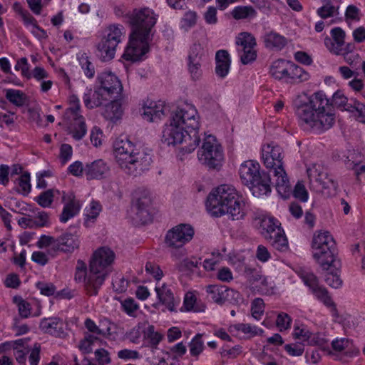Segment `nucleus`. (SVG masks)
Masks as SVG:
<instances>
[{"label": "nucleus", "mask_w": 365, "mask_h": 365, "mask_svg": "<svg viewBox=\"0 0 365 365\" xmlns=\"http://www.w3.org/2000/svg\"><path fill=\"white\" fill-rule=\"evenodd\" d=\"M200 127L201 118L196 107L187 101L181 103L163 125L161 140L169 147L180 148L178 157L182 160L199 145Z\"/></svg>", "instance_id": "nucleus-1"}, {"label": "nucleus", "mask_w": 365, "mask_h": 365, "mask_svg": "<svg viewBox=\"0 0 365 365\" xmlns=\"http://www.w3.org/2000/svg\"><path fill=\"white\" fill-rule=\"evenodd\" d=\"M158 19V15L148 7L135 9L127 15L130 31L120 58V62L135 63L148 57Z\"/></svg>", "instance_id": "nucleus-2"}, {"label": "nucleus", "mask_w": 365, "mask_h": 365, "mask_svg": "<svg viewBox=\"0 0 365 365\" xmlns=\"http://www.w3.org/2000/svg\"><path fill=\"white\" fill-rule=\"evenodd\" d=\"M293 104L302 124L316 133H322L334 123V114L327 109L329 100L323 91L312 95L302 92L296 96Z\"/></svg>", "instance_id": "nucleus-3"}, {"label": "nucleus", "mask_w": 365, "mask_h": 365, "mask_svg": "<svg viewBox=\"0 0 365 365\" xmlns=\"http://www.w3.org/2000/svg\"><path fill=\"white\" fill-rule=\"evenodd\" d=\"M205 207L212 217L226 215L232 221L243 220L250 211L247 200L232 185H221L207 195Z\"/></svg>", "instance_id": "nucleus-4"}, {"label": "nucleus", "mask_w": 365, "mask_h": 365, "mask_svg": "<svg viewBox=\"0 0 365 365\" xmlns=\"http://www.w3.org/2000/svg\"><path fill=\"white\" fill-rule=\"evenodd\" d=\"M261 160L272 173L279 195L288 198L292 194L289 179L284 169L283 150L274 142H266L260 149Z\"/></svg>", "instance_id": "nucleus-5"}, {"label": "nucleus", "mask_w": 365, "mask_h": 365, "mask_svg": "<svg viewBox=\"0 0 365 365\" xmlns=\"http://www.w3.org/2000/svg\"><path fill=\"white\" fill-rule=\"evenodd\" d=\"M113 155L115 163L126 173L134 174L138 170L145 169L150 157L140 152L127 138H118L113 144Z\"/></svg>", "instance_id": "nucleus-6"}, {"label": "nucleus", "mask_w": 365, "mask_h": 365, "mask_svg": "<svg viewBox=\"0 0 365 365\" xmlns=\"http://www.w3.org/2000/svg\"><path fill=\"white\" fill-rule=\"evenodd\" d=\"M116 259L115 251L108 246H100L92 252L89 262L87 286L94 292L100 289L113 272Z\"/></svg>", "instance_id": "nucleus-7"}, {"label": "nucleus", "mask_w": 365, "mask_h": 365, "mask_svg": "<svg viewBox=\"0 0 365 365\" xmlns=\"http://www.w3.org/2000/svg\"><path fill=\"white\" fill-rule=\"evenodd\" d=\"M313 258L324 269L331 267L337 269L339 261L336 254V242L332 235L327 230L316 231L311 242Z\"/></svg>", "instance_id": "nucleus-8"}, {"label": "nucleus", "mask_w": 365, "mask_h": 365, "mask_svg": "<svg viewBox=\"0 0 365 365\" xmlns=\"http://www.w3.org/2000/svg\"><path fill=\"white\" fill-rule=\"evenodd\" d=\"M125 29L120 24H110L102 31L97 44L98 56L103 61L114 58L118 46L122 42Z\"/></svg>", "instance_id": "nucleus-9"}, {"label": "nucleus", "mask_w": 365, "mask_h": 365, "mask_svg": "<svg viewBox=\"0 0 365 365\" xmlns=\"http://www.w3.org/2000/svg\"><path fill=\"white\" fill-rule=\"evenodd\" d=\"M199 162L210 169H220L224 163L223 149L216 137L205 134L202 145L197 150Z\"/></svg>", "instance_id": "nucleus-10"}, {"label": "nucleus", "mask_w": 365, "mask_h": 365, "mask_svg": "<svg viewBox=\"0 0 365 365\" xmlns=\"http://www.w3.org/2000/svg\"><path fill=\"white\" fill-rule=\"evenodd\" d=\"M310 184L326 195L335 192L336 185L327 175L324 168L320 164H311L307 168Z\"/></svg>", "instance_id": "nucleus-11"}, {"label": "nucleus", "mask_w": 365, "mask_h": 365, "mask_svg": "<svg viewBox=\"0 0 365 365\" xmlns=\"http://www.w3.org/2000/svg\"><path fill=\"white\" fill-rule=\"evenodd\" d=\"M195 230L190 224L180 223L169 229L165 235L164 242L170 248H181L194 237Z\"/></svg>", "instance_id": "nucleus-12"}, {"label": "nucleus", "mask_w": 365, "mask_h": 365, "mask_svg": "<svg viewBox=\"0 0 365 365\" xmlns=\"http://www.w3.org/2000/svg\"><path fill=\"white\" fill-rule=\"evenodd\" d=\"M236 50L241 62L249 64L257 57V41L252 34L241 32L235 38Z\"/></svg>", "instance_id": "nucleus-13"}, {"label": "nucleus", "mask_w": 365, "mask_h": 365, "mask_svg": "<svg viewBox=\"0 0 365 365\" xmlns=\"http://www.w3.org/2000/svg\"><path fill=\"white\" fill-rule=\"evenodd\" d=\"M96 84L109 100L122 96L123 83L119 77L110 71L106 70L98 73Z\"/></svg>", "instance_id": "nucleus-14"}, {"label": "nucleus", "mask_w": 365, "mask_h": 365, "mask_svg": "<svg viewBox=\"0 0 365 365\" xmlns=\"http://www.w3.org/2000/svg\"><path fill=\"white\" fill-rule=\"evenodd\" d=\"M206 292L210 298L217 304L226 302L240 304L242 302L240 293L233 289L219 284H210L206 287Z\"/></svg>", "instance_id": "nucleus-15"}, {"label": "nucleus", "mask_w": 365, "mask_h": 365, "mask_svg": "<svg viewBox=\"0 0 365 365\" xmlns=\"http://www.w3.org/2000/svg\"><path fill=\"white\" fill-rule=\"evenodd\" d=\"M155 292L158 302L153 304L155 308L163 305L165 307L164 310H168L170 312H177L180 304V298L174 296L171 289L166 284L157 283L155 287Z\"/></svg>", "instance_id": "nucleus-16"}, {"label": "nucleus", "mask_w": 365, "mask_h": 365, "mask_svg": "<svg viewBox=\"0 0 365 365\" xmlns=\"http://www.w3.org/2000/svg\"><path fill=\"white\" fill-rule=\"evenodd\" d=\"M254 224L264 238L272 236L273 233L280 227L279 221L270 213L263 210L255 213Z\"/></svg>", "instance_id": "nucleus-17"}, {"label": "nucleus", "mask_w": 365, "mask_h": 365, "mask_svg": "<svg viewBox=\"0 0 365 365\" xmlns=\"http://www.w3.org/2000/svg\"><path fill=\"white\" fill-rule=\"evenodd\" d=\"M301 277L304 284L309 289L311 293L317 299L322 302L327 307L333 306V302L327 289L319 284L318 279L313 273H305Z\"/></svg>", "instance_id": "nucleus-18"}, {"label": "nucleus", "mask_w": 365, "mask_h": 365, "mask_svg": "<svg viewBox=\"0 0 365 365\" xmlns=\"http://www.w3.org/2000/svg\"><path fill=\"white\" fill-rule=\"evenodd\" d=\"M143 118L150 123H157L165 116V103L162 101L146 99L141 107Z\"/></svg>", "instance_id": "nucleus-19"}, {"label": "nucleus", "mask_w": 365, "mask_h": 365, "mask_svg": "<svg viewBox=\"0 0 365 365\" xmlns=\"http://www.w3.org/2000/svg\"><path fill=\"white\" fill-rule=\"evenodd\" d=\"M292 334L294 339L307 342L308 344L319 346L324 350L329 348L328 341L323 334H312L303 324L296 325Z\"/></svg>", "instance_id": "nucleus-20"}, {"label": "nucleus", "mask_w": 365, "mask_h": 365, "mask_svg": "<svg viewBox=\"0 0 365 365\" xmlns=\"http://www.w3.org/2000/svg\"><path fill=\"white\" fill-rule=\"evenodd\" d=\"M264 171L262 170L261 165L256 160H247L243 161L239 167L238 174L242 183L245 185L252 183L256 178Z\"/></svg>", "instance_id": "nucleus-21"}, {"label": "nucleus", "mask_w": 365, "mask_h": 365, "mask_svg": "<svg viewBox=\"0 0 365 365\" xmlns=\"http://www.w3.org/2000/svg\"><path fill=\"white\" fill-rule=\"evenodd\" d=\"M82 98L84 106L88 109H94L103 106L109 101L108 98L105 96L96 84L93 88L87 86Z\"/></svg>", "instance_id": "nucleus-22"}, {"label": "nucleus", "mask_w": 365, "mask_h": 365, "mask_svg": "<svg viewBox=\"0 0 365 365\" xmlns=\"http://www.w3.org/2000/svg\"><path fill=\"white\" fill-rule=\"evenodd\" d=\"M62 200L63 207L60 215V221L67 222L80 212L82 204L78 200L73 192L63 193Z\"/></svg>", "instance_id": "nucleus-23"}, {"label": "nucleus", "mask_w": 365, "mask_h": 365, "mask_svg": "<svg viewBox=\"0 0 365 365\" xmlns=\"http://www.w3.org/2000/svg\"><path fill=\"white\" fill-rule=\"evenodd\" d=\"M136 218L143 224L152 220L153 200L149 194L139 197L135 202Z\"/></svg>", "instance_id": "nucleus-24"}, {"label": "nucleus", "mask_w": 365, "mask_h": 365, "mask_svg": "<svg viewBox=\"0 0 365 365\" xmlns=\"http://www.w3.org/2000/svg\"><path fill=\"white\" fill-rule=\"evenodd\" d=\"M247 186L252 194L257 197L268 196L272 191L270 177L265 171L261 173L252 183Z\"/></svg>", "instance_id": "nucleus-25"}, {"label": "nucleus", "mask_w": 365, "mask_h": 365, "mask_svg": "<svg viewBox=\"0 0 365 365\" xmlns=\"http://www.w3.org/2000/svg\"><path fill=\"white\" fill-rule=\"evenodd\" d=\"M110 171L108 163L98 159L85 165V175L88 180H101L105 178Z\"/></svg>", "instance_id": "nucleus-26"}, {"label": "nucleus", "mask_w": 365, "mask_h": 365, "mask_svg": "<svg viewBox=\"0 0 365 365\" xmlns=\"http://www.w3.org/2000/svg\"><path fill=\"white\" fill-rule=\"evenodd\" d=\"M102 110V115L112 123H116L122 118L123 115V108L120 97L113 98L105 103Z\"/></svg>", "instance_id": "nucleus-27"}, {"label": "nucleus", "mask_w": 365, "mask_h": 365, "mask_svg": "<svg viewBox=\"0 0 365 365\" xmlns=\"http://www.w3.org/2000/svg\"><path fill=\"white\" fill-rule=\"evenodd\" d=\"M331 39L327 36L324 38V45L331 53L339 55L341 52V47L344 44L346 34L340 27H335L330 31Z\"/></svg>", "instance_id": "nucleus-28"}, {"label": "nucleus", "mask_w": 365, "mask_h": 365, "mask_svg": "<svg viewBox=\"0 0 365 365\" xmlns=\"http://www.w3.org/2000/svg\"><path fill=\"white\" fill-rule=\"evenodd\" d=\"M292 61L279 58L273 61L269 68V75L278 81L288 82Z\"/></svg>", "instance_id": "nucleus-29"}, {"label": "nucleus", "mask_w": 365, "mask_h": 365, "mask_svg": "<svg viewBox=\"0 0 365 365\" xmlns=\"http://www.w3.org/2000/svg\"><path fill=\"white\" fill-rule=\"evenodd\" d=\"M12 301L18 307L19 313L21 317H38L41 314L40 305L36 302L31 304L20 296H14Z\"/></svg>", "instance_id": "nucleus-30"}, {"label": "nucleus", "mask_w": 365, "mask_h": 365, "mask_svg": "<svg viewBox=\"0 0 365 365\" xmlns=\"http://www.w3.org/2000/svg\"><path fill=\"white\" fill-rule=\"evenodd\" d=\"M59 252H72L80 245V236L78 232H66L58 237Z\"/></svg>", "instance_id": "nucleus-31"}, {"label": "nucleus", "mask_w": 365, "mask_h": 365, "mask_svg": "<svg viewBox=\"0 0 365 365\" xmlns=\"http://www.w3.org/2000/svg\"><path fill=\"white\" fill-rule=\"evenodd\" d=\"M215 73L221 78H225L230 70L231 56L226 50H220L215 55Z\"/></svg>", "instance_id": "nucleus-32"}, {"label": "nucleus", "mask_w": 365, "mask_h": 365, "mask_svg": "<svg viewBox=\"0 0 365 365\" xmlns=\"http://www.w3.org/2000/svg\"><path fill=\"white\" fill-rule=\"evenodd\" d=\"M40 327L44 332L56 336H61L63 334V322L58 318L41 320Z\"/></svg>", "instance_id": "nucleus-33"}, {"label": "nucleus", "mask_w": 365, "mask_h": 365, "mask_svg": "<svg viewBox=\"0 0 365 365\" xmlns=\"http://www.w3.org/2000/svg\"><path fill=\"white\" fill-rule=\"evenodd\" d=\"M178 310L181 312H200L204 311V307L197 302L196 292H187L185 294L183 304L178 307Z\"/></svg>", "instance_id": "nucleus-34"}, {"label": "nucleus", "mask_w": 365, "mask_h": 365, "mask_svg": "<svg viewBox=\"0 0 365 365\" xmlns=\"http://www.w3.org/2000/svg\"><path fill=\"white\" fill-rule=\"evenodd\" d=\"M66 119L73 121V123L68 127V132L71 136L77 140L82 139L87 132L84 118L77 117Z\"/></svg>", "instance_id": "nucleus-35"}, {"label": "nucleus", "mask_w": 365, "mask_h": 365, "mask_svg": "<svg viewBox=\"0 0 365 365\" xmlns=\"http://www.w3.org/2000/svg\"><path fill=\"white\" fill-rule=\"evenodd\" d=\"M36 245L40 249H45L47 250L48 255L50 256H55L59 252L58 240L50 235H41L37 242Z\"/></svg>", "instance_id": "nucleus-36"}, {"label": "nucleus", "mask_w": 365, "mask_h": 365, "mask_svg": "<svg viewBox=\"0 0 365 365\" xmlns=\"http://www.w3.org/2000/svg\"><path fill=\"white\" fill-rule=\"evenodd\" d=\"M36 245L40 249H45L47 250L48 255L50 256H55L59 252L58 240L50 235H41L37 242Z\"/></svg>", "instance_id": "nucleus-37"}, {"label": "nucleus", "mask_w": 365, "mask_h": 365, "mask_svg": "<svg viewBox=\"0 0 365 365\" xmlns=\"http://www.w3.org/2000/svg\"><path fill=\"white\" fill-rule=\"evenodd\" d=\"M333 350L336 352L344 351V354L349 356H356L359 350L353 346L352 342L347 339H336L331 342Z\"/></svg>", "instance_id": "nucleus-38"}, {"label": "nucleus", "mask_w": 365, "mask_h": 365, "mask_svg": "<svg viewBox=\"0 0 365 365\" xmlns=\"http://www.w3.org/2000/svg\"><path fill=\"white\" fill-rule=\"evenodd\" d=\"M229 330L230 332L233 334L238 335L240 333H242L249 337L261 335L264 332L262 329L249 324H238L232 325L230 327Z\"/></svg>", "instance_id": "nucleus-39"}, {"label": "nucleus", "mask_w": 365, "mask_h": 365, "mask_svg": "<svg viewBox=\"0 0 365 365\" xmlns=\"http://www.w3.org/2000/svg\"><path fill=\"white\" fill-rule=\"evenodd\" d=\"M263 40L267 48L276 50H281L287 43L284 36L274 31L267 33Z\"/></svg>", "instance_id": "nucleus-40"}, {"label": "nucleus", "mask_w": 365, "mask_h": 365, "mask_svg": "<svg viewBox=\"0 0 365 365\" xmlns=\"http://www.w3.org/2000/svg\"><path fill=\"white\" fill-rule=\"evenodd\" d=\"M266 239L269 241L274 249L280 252H285L289 248L287 239L281 227L273 233L272 236L266 237Z\"/></svg>", "instance_id": "nucleus-41"}, {"label": "nucleus", "mask_w": 365, "mask_h": 365, "mask_svg": "<svg viewBox=\"0 0 365 365\" xmlns=\"http://www.w3.org/2000/svg\"><path fill=\"white\" fill-rule=\"evenodd\" d=\"M253 288L263 294H272L274 292V283L271 277H260L253 284Z\"/></svg>", "instance_id": "nucleus-42"}, {"label": "nucleus", "mask_w": 365, "mask_h": 365, "mask_svg": "<svg viewBox=\"0 0 365 365\" xmlns=\"http://www.w3.org/2000/svg\"><path fill=\"white\" fill-rule=\"evenodd\" d=\"M257 14V11L251 6H237L231 11L232 16L236 20L253 19Z\"/></svg>", "instance_id": "nucleus-43"}, {"label": "nucleus", "mask_w": 365, "mask_h": 365, "mask_svg": "<svg viewBox=\"0 0 365 365\" xmlns=\"http://www.w3.org/2000/svg\"><path fill=\"white\" fill-rule=\"evenodd\" d=\"M102 210L101 204L95 200L91 201L84 210L85 225L89 226L98 217Z\"/></svg>", "instance_id": "nucleus-44"}, {"label": "nucleus", "mask_w": 365, "mask_h": 365, "mask_svg": "<svg viewBox=\"0 0 365 365\" xmlns=\"http://www.w3.org/2000/svg\"><path fill=\"white\" fill-rule=\"evenodd\" d=\"M116 325L107 319H102L98 325V336H102L108 339H115L116 332Z\"/></svg>", "instance_id": "nucleus-45"}, {"label": "nucleus", "mask_w": 365, "mask_h": 365, "mask_svg": "<svg viewBox=\"0 0 365 365\" xmlns=\"http://www.w3.org/2000/svg\"><path fill=\"white\" fill-rule=\"evenodd\" d=\"M86 265L83 262H78V264L76 267V271L75 274V279L78 282H83L84 283L85 288L87 292L91 295H96L100 289H96L94 292L91 289H89L87 286V281L89 277V273L86 274Z\"/></svg>", "instance_id": "nucleus-46"}, {"label": "nucleus", "mask_w": 365, "mask_h": 365, "mask_svg": "<svg viewBox=\"0 0 365 365\" xmlns=\"http://www.w3.org/2000/svg\"><path fill=\"white\" fill-rule=\"evenodd\" d=\"M346 111L350 113L359 122L365 123V104L356 99H351L350 106L346 108Z\"/></svg>", "instance_id": "nucleus-47"}, {"label": "nucleus", "mask_w": 365, "mask_h": 365, "mask_svg": "<svg viewBox=\"0 0 365 365\" xmlns=\"http://www.w3.org/2000/svg\"><path fill=\"white\" fill-rule=\"evenodd\" d=\"M310 75L308 72L292 62L288 82H304L308 81Z\"/></svg>", "instance_id": "nucleus-48"}, {"label": "nucleus", "mask_w": 365, "mask_h": 365, "mask_svg": "<svg viewBox=\"0 0 365 365\" xmlns=\"http://www.w3.org/2000/svg\"><path fill=\"white\" fill-rule=\"evenodd\" d=\"M334 0H324L323 6L318 8L317 14L322 19L334 17L339 14V6L333 4Z\"/></svg>", "instance_id": "nucleus-49"}, {"label": "nucleus", "mask_w": 365, "mask_h": 365, "mask_svg": "<svg viewBox=\"0 0 365 365\" xmlns=\"http://www.w3.org/2000/svg\"><path fill=\"white\" fill-rule=\"evenodd\" d=\"M89 138L92 145L98 148L105 144L107 137L100 127L95 125L91 129Z\"/></svg>", "instance_id": "nucleus-50"}, {"label": "nucleus", "mask_w": 365, "mask_h": 365, "mask_svg": "<svg viewBox=\"0 0 365 365\" xmlns=\"http://www.w3.org/2000/svg\"><path fill=\"white\" fill-rule=\"evenodd\" d=\"M69 107L66 113L65 118L83 117L81 114L80 100L77 96L72 95L68 98Z\"/></svg>", "instance_id": "nucleus-51"}, {"label": "nucleus", "mask_w": 365, "mask_h": 365, "mask_svg": "<svg viewBox=\"0 0 365 365\" xmlns=\"http://www.w3.org/2000/svg\"><path fill=\"white\" fill-rule=\"evenodd\" d=\"M222 261V255L220 252H212L203 260L202 267L206 272H212L216 269Z\"/></svg>", "instance_id": "nucleus-52"}, {"label": "nucleus", "mask_w": 365, "mask_h": 365, "mask_svg": "<svg viewBox=\"0 0 365 365\" xmlns=\"http://www.w3.org/2000/svg\"><path fill=\"white\" fill-rule=\"evenodd\" d=\"M340 267L341 264L339 263V267L337 269L331 267L327 269L329 272L326 277V282L330 287L335 289L339 288L342 285V280L339 275Z\"/></svg>", "instance_id": "nucleus-53"}, {"label": "nucleus", "mask_w": 365, "mask_h": 365, "mask_svg": "<svg viewBox=\"0 0 365 365\" xmlns=\"http://www.w3.org/2000/svg\"><path fill=\"white\" fill-rule=\"evenodd\" d=\"M78 60L84 75L88 78H93L95 75V68L93 63L89 61L88 56L84 53L78 55Z\"/></svg>", "instance_id": "nucleus-54"}, {"label": "nucleus", "mask_w": 365, "mask_h": 365, "mask_svg": "<svg viewBox=\"0 0 365 365\" xmlns=\"http://www.w3.org/2000/svg\"><path fill=\"white\" fill-rule=\"evenodd\" d=\"M123 310L130 317H135L139 309V304L131 297H127L120 301Z\"/></svg>", "instance_id": "nucleus-55"}, {"label": "nucleus", "mask_w": 365, "mask_h": 365, "mask_svg": "<svg viewBox=\"0 0 365 365\" xmlns=\"http://www.w3.org/2000/svg\"><path fill=\"white\" fill-rule=\"evenodd\" d=\"M58 193L57 190H48L36 197V202L43 207H48L52 204L54 196Z\"/></svg>", "instance_id": "nucleus-56"}, {"label": "nucleus", "mask_w": 365, "mask_h": 365, "mask_svg": "<svg viewBox=\"0 0 365 365\" xmlns=\"http://www.w3.org/2000/svg\"><path fill=\"white\" fill-rule=\"evenodd\" d=\"M6 97L11 103L17 106H23L26 101L25 95L19 90L8 89Z\"/></svg>", "instance_id": "nucleus-57"}, {"label": "nucleus", "mask_w": 365, "mask_h": 365, "mask_svg": "<svg viewBox=\"0 0 365 365\" xmlns=\"http://www.w3.org/2000/svg\"><path fill=\"white\" fill-rule=\"evenodd\" d=\"M190 354L192 356H198L204 349V342L202 340V336L197 334L189 344Z\"/></svg>", "instance_id": "nucleus-58"}, {"label": "nucleus", "mask_w": 365, "mask_h": 365, "mask_svg": "<svg viewBox=\"0 0 365 365\" xmlns=\"http://www.w3.org/2000/svg\"><path fill=\"white\" fill-rule=\"evenodd\" d=\"M17 186L21 193L24 195L28 194L31 188L30 173L27 172L23 173L17 179Z\"/></svg>", "instance_id": "nucleus-59"}, {"label": "nucleus", "mask_w": 365, "mask_h": 365, "mask_svg": "<svg viewBox=\"0 0 365 365\" xmlns=\"http://www.w3.org/2000/svg\"><path fill=\"white\" fill-rule=\"evenodd\" d=\"M187 67L190 78L192 81H197L202 78L201 61H188Z\"/></svg>", "instance_id": "nucleus-60"}, {"label": "nucleus", "mask_w": 365, "mask_h": 365, "mask_svg": "<svg viewBox=\"0 0 365 365\" xmlns=\"http://www.w3.org/2000/svg\"><path fill=\"white\" fill-rule=\"evenodd\" d=\"M197 21V14L192 11H187L182 18L180 26L182 29L187 31L193 27Z\"/></svg>", "instance_id": "nucleus-61"}, {"label": "nucleus", "mask_w": 365, "mask_h": 365, "mask_svg": "<svg viewBox=\"0 0 365 365\" xmlns=\"http://www.w3.org/2000/svg\"><path fill=\"white\" fill-rule=\"evenodd\" d=\"M27 339H20L14 342V355L18 361L21 362L24 360V356L28 352L25 346Z\"/></svg>", "instance_id": "nucleus-62"}, {"label": "nucleus", "mask_w": 365, "mask_h": 365, "mask_svg": "<svg viewBox=\"0 0 365 365\" xmlns=\"http://www.w3.org/2000/svg\"><path fill=\"white\" fill-rule=\"evenodd\" d=\"M217 6H209L204 11L202 16L205 23L208 25H215L218 22Z\"/></svg>", "instance_id": "nucleus-63"}, {"label": "nucleus", "mask_w": 365, "mask_h": 365, "mask_svg": "<svg viewBox=\"0 0 365 365\" xmlns=\"http://www.w3.org/2000/svg\"><path fill=\"white\" fill-rule=\"evenodd\" d=\"M292 321L291 317L287 314L281 312L277 316L275 324L279 331H283L290 328Z\"/></svg>", "instance_id": "nucleus-64"}]
</instances>
